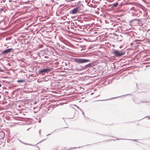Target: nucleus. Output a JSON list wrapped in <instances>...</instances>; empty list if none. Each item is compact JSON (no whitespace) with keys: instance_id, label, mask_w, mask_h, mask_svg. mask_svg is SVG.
<instances>
[{"instance_id":"f257e3e1","label":"nucleus","mask_w":150,"mask_h":150,"mask_svg":"<svg viewBox=\"0 0 150 150\" xmlns=\"http://www.w3.org/2000/svg\"><path fill=\"white\" fill-rule=\"evenodd\" d=\"M74 61L79 64L83 63L89 62L90 60L88 59H85L81 58H76L74 59Z\"/></svg>"},{"instance_id":"f03ea898","label":"nucleus","mask_w":150,"mask_h":150,"mask_svg":"<svg viewBox=\"0 0 150 150\" xmlns=\"http://www.w3.org/2000/svg\"><path fill=\"white\" fill-rule=\"evenodd\" d=\"M113 54H114L117 57H120L124 55L125 52L122 51H119L117 50H115L112 52Z\"/></svg>"},{"instance_id":"7ed1b4c3","label":"nucleus","mask_w":150,"mask_h":150,"mask_svg":"<svg viewBox=\"0 0 150 150\" xmlns=\"http://www.w3.org/2000/svg\"><path fill=\"white\" fill-rule=\"evenodd\" d=\"M50 70L51 69L48 67L46 69H42L40 70L38 72L40 74H42L43 73H48L50 71Z\"/></svg>"},{"instance_id":"20e7f679","label":"nucleus","mask_w":150,"mask_h":150,"mask_svg":"<svg viewBox=\"0 0 150 150\" xmlns=\"http://www.w3.org/2000/svg\"><path fill=\"white\" fill-rule=\"evenodd\" d=\"M13 49L11 48H9L2 52L1 53V54H8V53L9 52H10L11 51L13 52Z\"/></svg>"},{"instance_id":"39448f33","label":"nucleus","mask_w":150,"mask_h":150,"mask_svg":"<svg viewBox=\"0 0 150 150\" xmlns=\"http://www.w3.org/2000/svg\"><path fill=\"white\" fill-rule=\"evenodd\" d=\"M142 12L139 10H136L134 12V14H132V16H134L137 17H139L140 15V13Z\"/></svg>"},{"instance_id":"423d86ee","label":"nucleus","mask_w":150,"mask_h":150,"mask_svg":"<svg viewBox=\"0 0 150 150\" xmlns=\"http://www.w3.org/2000/svg\"><path fill=\"white\" fill-rule=\"evenodd\" d=\"M79 10L78 8H75L71 10L70 13L72 14H75Z\"/></svg>"},{"instance_id":"0eeeda50","label":"nucleus","mask_w":150,"mask_h":150,"mask_svg":"<svg viewBox=\"0 0 150 150\" xmlns=\"http://www.w3.org/2000/svg\"><path fill=\"white\" fill-rule=\"evenodd\" d=\"M136 10V9H135L134 7H132L129 10V13H132V14H133L134 12H135Z\"/></svg>"},{"instance_id":"6e6552de","label":"nucleus","mask_w":150,"mask_h":150,"mask_svg":"<svg viewBox=\"0 0 150 150\" xmlns=\"http://www.w3.org/2000/svg\"><path fill=\"white\" fill-rule=\"evenodd\" d=\"M37 82L38 83H41L43 82H45L47 81L46 80H45L44 78H41L40 79H38L37 81Z\"/></svg>"},{"instance_id":"1a4fd4ad","label":"nucleus","mask_w":150,"mask_h":150,"mask_svg":"<svg viewBox=\"0 0 150 150\" xmlns=\"http://www.w3.org/2000/svg\"><path fill=\"white\" fill-rule=\"evenodd\" d=\"M141 19H133L132 21H136L137 23H139L141 22Z\"/></svg>"},{"instance_id":"9d476101","label":"nucleus","mask_w":150,"mask_h":150,"mask_svg":"<svg viewBox=\"0 0 150 150\" xmlns=\"http://www.w3.org/2000/svg\"><path fill=\"white\" fill-rule=\"evenodd\" d=\"M91 65V64L90 63H89L86 65H85L84 66H83V69H87L89 67H90Z\"/></svg>"},{"instance_id":"9b49d317","label":"nucleus","mask_w":150,"mask_h":150,"mask_svg":"<svg viewBox=\"0 0 150 150\" xmlns=\"http://www.w3.org/2000/svg\"><path fill=\"white\" fill-rule=\"evenodd\" d=\"M118 4V2H116L113 4H112V7H116L117 6Z\"/></svg>"},{"instance_id":"f8f14e48","label":"nucleus","mask_w":150,"mask_h":150,"mask_svg":"<svg viewBox=\"0 0 150 150\" xmlns=\"http://www.w3.org/2000/svg\"><path fill=\"white\" fill-rule=\"evenodd\" d=\"M25 81V80H18L17 81V82L18 83H23Z\"/></svg>"},{"instance_id":"ddd939ff","label":"nucleus","mask_w":150,"mask_h":150,"mask_svg":"<svg viewBox=\"0 0 150 150\" xmlns=\"http://www.w3.org/2000/svg\"><path fill=\"white\" fill-rule=\"evenodd\" d=\"M5 9H4L2 8H1L0 9V11L1 13H2V12H4V13L5 12Z\"/></svg>"},{"instance_id":"4468645a","label":"nucleus","mask_w":150,"mask_h":150,"mask_svg":"<svg viewBox=\"0 0 150 150\" xmlns=\"http://www.w3.org/2000/svg\"><path fill=\"white\" fill-rule=\"evenodd\" d=\"M82 70H83V68L82 69H79L77 68H76V70L77 71H80Z\"/></svg>"},{"instance_id":"2eb2a0df","label":"nucleus","mask_w":150,"mask_h":150,"mask_svg":"<svg viewBox=\"0 0 150 150\" xmlns=\"http://www.w3.org/2000/svg\"><path fill=\"white\" fill-rule=\"evenodd\" d=\"M139 7L141 8L143 10H144V7L142 5H139Z\"/></svg>"},{"instance_id":"dca6fc26","label":"nucleus","mask_w":150,"mask_h":150,"mask_svg":"<svg viewBox=\"0 0 150 150\" xmlns=\"http://www.w3.org/2000/svg\"><path fill=\"white\" fill-rule=\"evenodd\" d=\"M11 37L7 38H6V40H11Z\"/></svg>"},{"instance_id":"f3484780","label":"nucleus","mask_w":150,"mask_h":150,"mask_svg":"<svg viewBox=\"0 0 150 150\" xmlns=\"http://www.w3.org/2000/svg\"><path fill=\"white\" fill-rule=\"evenodd\" d=\"M142 1L145 3H147L148 2L146 1V0H142Z\"/></svg>"},{"instance_id":"a211bd4d","label":"nucleus","mask_w":150,"mask_h":150,"mask_svg":"<svg viewBox=\"0 0 150 150\" xmlns=\"http://www.w3.org/2000/svg\"><path fill=\"white\" fill-rule=\"evenodd\" d=\"M81 110L82 112V114L84 115V116L85 117V115H84V112H83Z\"/></svg>"},{"instance_id":"6ab92c4d","label":"nucleus","mask_w":150,"mask_h":150,"mask_svg":"<svg viewBox=\"0 0 150 150\" xmlns=\"http://www.w3.org/2000/svg\"><path fill=\"white\" fill-rule=\"evenodd\" d=\"M75 106H76L77 108H78V109H79L80 110H81V109L79 108V107L77 106H76V105H75Z\"/></svg>"},{"instance_id":"aec40b11","label":"nucleus","mask_w":150,"mask_h":150,"mask_svg":"<svg viewBox=\"0 0 150 150\" xmlns=\"http://www.w3.org/2000/svg\"><path fill=\"white\" fill-rule=\"evenodd\" d=\"M80 148V147H78V148L74 147L73 148H72V149H78V148Z\"/></svg>"},{"instance_id":"412c9836","label":"nucleus","mask_w":150,"mask_h":150,"mask_svg":"<svg viewBox=\"0 0 150 150\" xmlns=\"http://www.w3.org/2000/svg\"><path fill=\"white\" fill-rule=\"evenodd\" d=\"M37 103V102H35L33 103V104L35 105Z\"/></svg>"},{"instance_id":"4be33fe9","label":"nucleus","mask_w":150,"mask_h":150,"mask_svg":"<svg viewBox=\"0 0 150 150\" xmlns=\"http://www.w3.org/2000/svg\"><path fill=\"white\" fill-rule=\"evenodd\" d=\"M146 117L148 118V119H150V116H147Z\"/></svg>"},{"instance_id":"5701e85b","label":"nucleus","mask_w":150,"mask_h":150,"mask_svg":"<svg viewBox=\"0 0 150 150\" xmlns=\"http://www.w3.org/2000/svg\"><path fill=\"white\" fill-rule=\"evenodd\" d=\"M132 4L131 3H128L127 4H128V5H129V4Z\"/></svg>"},{"instance_id":"b1692460","label":"nucleus","mask_w":150,"mask_h":150,"mask_svg":"<svg viewBox=\"0 0 150 150\" xmlns=\"http://www.w3.org/2000/svg\"><path fill=\"white\" fill-rule=\"evenodd\" d=\"M41 120H40L39 121V123H40L41 122Z\"/></svg>"},{"instance_id":"393cba45","label":"nucleus","mask_w":150,"mask_h":150,"mask_svg":"<svg viewBox=\"0 0 150 150\" xmlns=\"http://www.w3.org/2000/svg\"><path fill=\"white\" fill-rule=\"evenodd\" d=\"M1 86H2L1 84L0 83V87H1Z\"/></svg>"},{"instance_id":"a878e982","label":"nucleus","mask_w":150,"mask_h":150,"mask_svg":"<svg viewBox=\"0 0 150 150\" xmlns=\"http://www.w3.org/2000/svg\"><path fill=\"white\" fill-rule=\"evenodd\" d=\"M50 134H48V135H47V136H48V135H50Z\"/></svg>"},{"instance_id":"bb28decb","label":"nucleus","mask_w":150,"mask_h":150,"mask_svg":"<svg viewBox=\"0 0 150 150\" xmlns=\"http://www.w3.org/2000/svg\"><path fill=\"white\" fill-rule=\"evenodd\" d=\"M37 55H39V53H37Z\"/></svg>"},{"instance_id":"cd10ccee","label":"nucleus","mask_w":150,"mask_h":150,"mask_svg":"<svg viewBox=\"0 0 150 150\" xmlns=\"http://www.w3.org/2000/svg\"><path fill=\"white\" fill-rule=\"evenodd\" d=\"M41 130H39V132H41Z\"/></svg>"},{"instance_id":"c85d7f7f","label":"nucleus","mask_w":150,"mask_h":150,"mask_svg":"<svg viewBox=\"0 0 150 150\" xmlns=\"http://www.w3.org/2000/svg\"><path fill=\"white\" fill-rule=\"evenodd\" d=\"M29 129H30V128H29V129H28L27 130V131Z\"/></svg>"},{"instance_id":"c756f323","label":"nucleus","mask_w":150,"mask_h":150,"mask_svg":"<svg viewBox=\"0 0 150 150\" xmlns=\"http://www.w3.org/2000/svg\"><path fill=\"white\" fill-rule=\"evenodd\" d=\"M2 21H0V23H1V22H2Z\"/></svg>"},{"instance_id":"7c9ffc66","label":"nucleus","mask_w":150,"mask_h":150,"mask_svg":"<svg viewBox=\"0 0 150 150\" xmlns=\"http://www.w3.org/2000/svg\"><path fill=\"white\" fill-rule=\"evenodd\" d=\"M45 140V139H43V140H42V141H44V140Z\"/></svg>"},{"instance_id":"2f4dec72","label":"nucleus","mask_w":150,"mask_h":150,"mask_svg":"<svg viewBox=\"0 0 150 150\" xmlns=\"http://www.w3.org/2000/svg\"><path fill=\"white\" fill-rule=\"evenodd\" d=\"M81 67V69H82V68H83V67Z\"/></svg>"},{"instance_id":"473e14b6","label":"nucleus","mask_w":150,"mask_h":150,"mask_svg":"<svg viewBox=\"0 0 150 150\" xmlns=\"http://www.w3.org/2000/svg\"><path fill=\"white\" fill-rule=\"evenodd\" d=\"M25 144H26V143H24Z\"/></svg>"},{"instance_id":"72a5a7b5","label":"nucleus","mask_w":150,"mask_h":150,"mask_svg":"<svg viewBox=\"0 0 150 150\" xmlns=\"http://www.w3.org/2000/svg\"><path fill=\"white\" fill-rule=\"evenodd\" d=\"M1 139V138H0V139Z\"/></svg>"}]
</instances>
